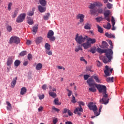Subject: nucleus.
Masks as SVG:
<instances>
[{
	"instance_id": "1",
	"label": "nucleus",
	"mask_w": 124,
	"mask_h": 124,
	"mask_svg": "<svg viewBox=\"0 0 124 124\" xmlns=\"http://www.w3.org/2000/svg\"><path fill=\"white\" fill-rule=\"evenodd\" d=\"M97 52L100 54L105 53V56H101L100 59H102V61L104 63H108L110 62L111 60L113 59V50L111 49H102L99 47L97 48Z\"/></svg>"
},
{
	"instance_id": "2",
	"label": "nucleus",
	"mask_w": 124,
	"mask_h": 124,
	"mask_svg": "<svg viewBox=\"0 0 124 124\" xmlns=\"http://www.w3.org/2000/svg\"><path fill=\"white\" fill-rule=\"evenodd\" d=\"M95 6H99L101 7L102 6V4L99 1H96L92 4H91L89 8L90 9V13L92 15H95L96 14H101L103 12V10L102 8H99L96 10L95 9Z\"/></svg>"
},
{
	"instance_id": "3",
	"label": "nucleus",
	"mask_w": 124,
	"mask_h": 124,
	"mask_svg": "<svg viewBox=\"0 0 124 124\" xmlns=\"http://www.w3.org/2000/svg\"><path fill=\"white\" fill-rule=\"evenodd\" d=\"M87 38H88V36H84V37L82 35L79 36V34H77L75 37V40L77 43L78 44H82L86 41Z\"/></svg>"
},
{
	"instance_id": "4",
	"label": "nucleus",
	"mask_w": 124,
	"mask_h": 124,
	"mask_svg": "<svg viewBox=\"0 0 124 124\" xmlns=\"http://www.w3.org/2000/svg\"><path fill=\"white\" fill-rule=\"evenodd\" d=\"M96 88L101 93H106V86L105 85H101L100 84L95 85Z\"/></svg>"
},
{
	"instance_id": "5",
	"label": "nucleus",
	"mask_w": 124,
	"mask_h": 124,
	"mask_svg": "<svg viewBox=\"0 0 124 124\" xmlns=\"http://www.w3.org/2000/svg\"><path fill=\"white\" fill-rule=\"evenodd\" d=\"M9 43L10 44H13V43L19 44L20 43V38L17 36H12L10 38Z\"/></svg>"
},
{
	"instance_id": "6",
	"label": "nucleus",
	"mask_w": 124,
	"mask_h": 124,
	"mask_svg": "<svg viewBox=\"0 0 124 124\" xmlns=\"http://www.w3.org/2000/svg\"><path fill=\"white\" fill-rule=\"evenodd\" d=\"M47 38L49 39L50 41H55L56 40V37L54 36V31L50 30L48 31L47 34Z\"/></svg>"
},
{
	"instance_id": "7",
	"label": "nucleus",
	"mask_w": 124,
	"mask_h": 124,
	"mask_svg": "<svg viewBox=\"0 0 124 124\" xmlns=\"http://www.w3.org/2000/svg\"><path fill=\"white\" fill-rule=\"evenodd\" d=\"M88 107L90 110H93V111L94 112V114H95V111H97V107H96V105H95V103L93 102H90L88 105Z\"/></svg>"
},
{
	"instance_id": "8",
	"label": "nucleus",
	"mask_w": 124,
	"mask_h": 124,
	"mask_svg": "<svg viewBox=\"0 0 124 124\" xmlns=\"http://www.w3.org/2000/svg\"><path fill=\"white\" fill-rule=\"evenodd\" d=\"M105 69L104 70V73L106 76H110L113 71V68H110L109 66L106 65L105 67Z\"/></svg>"
},
{
	"instance_id": "9",
	"label": "nucleus",
	"mask_w": 124,
	"mask_h": 124,
	"mask_svg": "<svg viewBox=\"0 0 124 124\" xmlns=\"http://www.w3.org/2000/svg\"><path fill=\"white\" fill-rule=\"evenodd\" d=\"M26 18V14H21L16 18V22L17 23H22Z\"/></svg>"
},
{
	"instance_id": "10",
	"label": "nucleus",
	"mask_w": 124,
	"mask_h": 124,
	"mask_svg": "<svg viewBox=\"0 0 124 124\" xmlns=\"http://www.w3.org/2000/svg\"><path fill=\"white\" fill-rule=\"evenodd\" d=\"M78 103L79 104V107L75 109L74 113H77V112H78V110L79 111V112H83V108H82V107L81 106V105H82V106H84V105H85V103L82 101L78 102Z\"/></svg>"
},
{
	"instance_id": "11",
	"label": "nucleus",
	"mask_w": 124,
	"mask_h": 124,
	"mask_svg": "<svg viewBox=\"0 0 124 124\" xmlns=\"http://www.w3.org/2000/svg\"><path fill=\"white\" fill-rule=\"evenodd\" d=\"M84 18H85V15L79 14L77 16V18L79 19L80 23H83L84 22Z\"/></svg>"
},
{
	"instance_id": "12",
	"label": "nucleus",
	"mask_w": 124,
	"mask_h": 124,
	"mask_svg": "<svg viewBox=\"0 0 124 124\" xmlns=\"http://www.w3.org/2000/svg\"><path fill=\"white\" fill-rule=\"evenodd\" d=\"M81 46H83L84 49L86 50L88 49V48H90V47L92 46V45H91V43H90V42H88L87 41L86 43L82 44Z\"/></svg>"
},
{
	"instance_id": "13",
	"label": "nucleus",
	"mask_w": 124,
	"mask_h": 124,
	"mask_svg": "<svg viewBox=\"0 0 124 124\" xmlns=\"http://www.w3.org/2000/svg\"><path fill=\"white\" fill-rule=\"evenodd\" d=\"M12 63H13V57H9L7 60V65L8 66H11Z\"/></svg>"
},
{
	"instance_id": "14",
	"label": "nucleus",
	"mask_w": 124,
	"mask_h": 124,
	"mask_svg": "<svg viewBox=\"0 0 124 124\" xmlns=\"http://www.w3.org/2000/svg\"><path fill=\"white\" fill-rule=\"evenodd\" d=\"M48 94L53 98L57 97V94L54 92H52V86H49V91L48 92Z\"/></svg>"
},
{
	"instance_id": "15",
	"label": "nucleus",
	"mask_w": 124,
	"mask_h": 124,
	"mask_svg": "<svg viewBox=\"0 0 124 124\" xmlns=\"http://www.w3.org/2000/svg\"><path fill=\"white\" fill-rule=\"evenodd\" d=\"M95 85H97L96 84H93L92 85L89 86L90 87L89 88V90L92 93H95L96 92V87Z\"/></svg>"
},
{
	"instance_id": "16",
	"label": "nucleus",
	"mask_w": 124,
	"mask_h": 124,
	"mask_svg": "<svg viewBox=\"0 0 124 124\" xmlns=\"http://www.w3.org/2000/svg\"><path fill=\"white\" fill-rule=\"evenodd\" d=\"M38 9L39 11L41 13H43L45 12V11H46V7H45L44 6L39 5L38 6Z\"/></svg>"
},
{
	"instance_id": "17",
	"label": "nucleus",
	"mask_w": 124,
	"mask_h": 124,
	"mask_svg": "<svg viewBox=\"0 0 124 124\" xmlns=\"http://www.w3.org/2000/svg\"><path fill=\"white\" fill-rule=\"evenodd\" d=\"M18 79V77H16V78H14L12 82L11 83L12 88H14L16 85V83H17V79Z\"/></svg>"
},
{
	"instance_id": "18",
	"label": "nucleus",
	"mask_w": 124,
	"mask_h": 124,
	"mask_svg": "<svg viewBox=\"0 0 124 124\" xmlns=\"http://www.w3.org/2000/svg\"><path fill=\"white\" fill-rule=\"evenodd\" d=\"M86 40L88 42H89V43H90L91 45H92V44H94V43L96 42V40H95V39H92L91 38H89V37L87 38Z\"/></svg>"
},
{
	"instance_id": "19",
	"label": "nucleus",
	"mask_w": 124,
	"mask_h": 124,
	"mask_svg": "<svg viewBox=\"0 0 124 124\" xmlns=\"http://www.w3.org/2000/svg\"><path fill=\"white\" fill-rule=\"evenodd\" d=\"M87 83L88 84L89 86H93V85H94V81L93 78H89L87 80Z\"/></svg>"
},
{
	"instance_id": "20",
	"label": "nucleus",
	"mask_w": 124,
	"mask_h": 124,
	"mask_svg": "<svg viewBox=\"0 0 124 124\" xmlns=\"http://www.w3.org/2000/svg\"><path fill=\"white\" fill-rule=\"evenodd\" d=\"M43 41V38L41 36L37 37L35 40L36 44H40Z\"/></svg>"
},
{
	"instance_id": "21",
	"label": "nucleus",
	"mask_w": 124,
	"mask_h": 124,
	"mask_svg": "<svg viewBox=\"0 0 124 124\" xmlns=\"http://www.w3.org/2000/svg\"><path fill=\"white\" fill-rule=\"evenodd\" d=\"M111 22L112 24V31H115L116 30V27H115V24H116V22H115V18L113 16L111 17Z\"/></svg>"
},
{
	"instance_id": "22",
	"label": "nucleus",
	"mask_w": 124,
	"mask_h": 124,
	"mask_svg": "<svg viewBox=\"0 0 124 124\" xmlns=\"http://www.w3.org/2000/svg\"><path fill=\"white\" fill-rule=\"evenodd\" d=\"M100 103L102 104H107L108 103V101L107 100V98L103 97L101 100H100Z\"/></svg>"
},
{
	"instance_id": "23",
	"label": "nucleus",
	"mask_w": 124,
	"mask_h": 124,
	"mask_svg": "<svg viewBox=\"0 0 124 124\" xmlns=\"http://www.w3.org/2000/svg\"><path fill=\"white\" fill-rule=\"evenodd\" d=\"M27 93V88L23 87L21 89L20 94L21 95H24Z\"/></svg>"
},
{
	"instance_id": "24",
	"label": "nucleus",
	"mask_w": 124,
	"mask_h": 124,
	"mask_svg": "<svg viewBox=\"0 0 124 124\" xmlns=\"http://www.w3.org/2000/svg\"><path fill=\"white\" fill-rule=\"evenodd\" d=\"M108 46H109L108 45V43H107V42H106V41H103L102 42V45L101 46V48H108Z\"/></svg>"
},
{
	"instance_id": "25",
	"label": "nucleus",
	"mask_w": 124,
	"mask_h": 124,
	"mask_svg": "<svg viewBox=\"0 0 124 124\" xmlns=\"http://www.w3.org/2000/svg\"><path fill=\"white\" fill-rule=\"evenodd\" d=\"M75 52H78L79 51H83V48H82V46L78 45L76 47L75 49Z\"/></svg>"
},
{
	"instance_id": "26",
	"label": "nucleus",
	"mask_w": 124,
	"mask_h": 124,
	"mask_svg": "<svg viewBox=\"0 0 124 124\" xmlns=\"http://www.w3.org/2000/svg\"><path fill=\"white\" fill-rule=\"evenodd\" d=\"M39 2L42 6H46L47 4V1L46 0H39Z\"/></svg>"
},
{
	"instance_id": "27",
	"label": "nucleus",
	"mask_w": 124,
	"mask_h": 124,
	"mask_svg": "<svg viewBox=\"0 0 124 124\" xmlns=\"http://www.w3.org/2000/svg\"><path fill=\"white\" fill-rule=\"evenodd\" d=\"M92 78H93L97 83H101L100 80L98 78V76L94 75L92 76Z\"/></svg>"
},
{
	"instance_id": "28",
	"label": "nucleus",
	"mask_w": 124,
	"mask_h": 124,
	"mask_svg": "<svg viewBox=\"0 0 124 124\" xmlns=\"http://www.w3.org/2000/svg\"><path fill=\"white\" fill-rule=\"evenodd\" d=\"M102 109V106H100L98 112H97V111L95 110L94 115L95 116H96V117H97V116H99V115H100V112H101Z\"/></svg>"
},
{
	"instance_id": "29",
	"label": "nucleus",
	"mask_w": 124,
	"mask_h": 124,
	"mask_svg": "<svg viewBox=\"0 0 124 124\" xmlns=\"http://www.w3.org/2000/svg\"><path fill=\"white\" fill-rule=\"evenodd\" d=\"M43 65L41 63H38L36 66V70H41L42 68Z\"/></svg>"
},
{
	"instance_id": "30",
	"label": "nucleus",
	"mask_w": 124,
	"mask_h": 124,
	"mask_svg": "<svg viewBox=\"0 0 124 124\" xmlns=\"http://www.w3.org/2000/svg\"><path fill=\"white\" fill-rule=\"evenodd\" d=\"M37 30H38V27L37 26L35 25L33 27L32 31L33 34H36V32H37Z\"/></svg>"
},
{
	"instance_id": "31",
	"label": "nucleus",
	"mask_w": 124,
	"mask_h": 124,
	"mask_svg": "<svg viewBox=\"0 0 124 124\" xmlns=\"http://www.w3.org/2000/svg\"><path fill=\"white\" fill-rule=\"evenodd\" d=\"M91 24L89 23H86L84 26V29L85 30H91Z\"/></svg>"
},
{
	"instance_id": "32",
	"label": "nucleus",
	"mask_w": 124,
	"mask_h": 124,
	"mask_svg": "<svg viewBox=\"0 0 124 124\" xmlns=\"http://www.w3.org/2000/svg\"><path fill=\"white\" fill-rule=\"evenodd\" d=\"M54 103L55 105H61L62 103L59 101V98H56L54 99Z\"/></svg>"
},
{
	"instance_id": "33",
	"label": "nucleus",
	"mask_w": 124,
	"mask_h": 124,
	"mask_svg": "<svg viewBox=\"0 0 124 124\" xmlns=\"http://www.w3.org/2000/svg\"><path fill=\"white\" fill-rule=\"evenodd\" d=\"M105 35L107 36V37H108V38H112V37L113 38H115V35L112 34H108V32H106L105 33Z\"/></svg>"
},
{
	"instance_id": "34",
	"label": "nucleus",
	"mask_w": 124,
	"mask_h": 124,
	"mask_svg": "<svg viewBox=\"0 0 124 124\" xmlns=\"http://www.w3.org/2000/svg\"><path fill=\"white\" fill-rule=\"evenodd\" d=\"M105 18H107V17H109V15H110V11L109 10L106 11L104 13Z\"/></svg>"
},
{
	"instance_id": "35",
	"label": "nucleus",
	"mask_w": 124,
	"mask_h": 124,
	"mask_svg": "<svg viewBox=\"0 0 124 124\" xmlns=\"http://www.w3.org/2000/svg\"><path fill=\"white\" fill-rule=\"evenodd\" d=\"M45 48L46 50H50L51 49V45L49 43H46L45 45Z\"/></svg>"
},
{
	"instance_id": "36",
	"label": "nucleus",
	"mask_w": 124,
	"mask_h": 124,
	"mask_svg": "<svg viewBox=\"0 0 124 124\" xmlns=\"http://www.w3.org/2000/svg\"><path fill=\"white\" fill-rule=\"evenodd\" d=\"M97 28L98 29V31L100 32V33H103V29L101 27L99 26V25H97Z\"/></svg>"
},
{
	"instance_id": "37",
	"label": "nucleus",
	"mask_w": 124,
	"mask_h": 124,
	"mask_svg": "<svg viewBox=\"0 0 124 124\" xmlns=\"http://www.w3.org/2000/svg\"><path fill=\"white\" fill-rule=\"evenodd\" d=\"M21 63V62L19 60H16L14 62L15 66H19Z\"/></svg>"
},
{
	"instance_id": "38",
	"label": "nucleus",
	"mask_w": 124,
	"mask_h": 124,
	"mask_svg": "<svg viewBox=\"0 0 124 124\" xmlns=\"http://www.w3.org/2000/svg\"><path fill=\"white\" fill-rule=\"evenodd\" d=\"M113 80H114V78L112 77V78H108L106 79V80L107 81V82H108V83H113Z\"/></svg>"
},
{
	"instance_id": "39",
	"label": "nucleus",
	"mask_w": 124,
	"mask_h": 124,
	"mask_svg": "<svg viewBox=\"0 0 124 124\" xmlns=\"http://www.w3.org/2000/svg\"><path fill=\"white\" fill-rule=\"evenodd\" d=\"M18 15V11L15 10V12L12 14V18H15L16 16Z\"/></svg>"
},
{
	"instance_id": "40",
	"label": "nucleus",
	"mask_w": 124,
	"mask_h": 124,
	"mask_svg": "<svg viewBox=\"0 0 124 124\" xmlns=\"http://www.w3.org/2000/svg\"><path fill=\"white\" fill-rule=\"evenodd\" d=\"M46 53L47 55H48V56H52L53 54L52 51L50 50V49L46 50Z\"/></svg>"
},
{
	"instance_id": "41",
	"label": "nucleus",
	"mask_w": 124,
	"mask_h": 124,
	"mask_svg": "<svg viewBox=\"0 0 124 124\" xmlns=\"http://www.w3.org/2000/svg\"><path fill=\"white\" fill-rule=\"evenodd\" d=\"M49 17H50V13H47L46 16H44V19L46 20H48V19H49Z\"/></svg>"
},
{
	"instance_id": "42",
	"label": "nucleus",
	"mask_w": 124,
	"mask_h": 124,
	"mask_svg": "<svg viewBox=\"0 0 124 124\" xmlns=\"http://www.w3.org/2000/svg\"><path fill=\"white\" fill-rule=\"evenodd\" d=\"M6 29L9 32H10L12 31V27L10 25H8L6 27Z\"/></svg>"
},
{
	"instance_id": "43",
	"label": "nucleus",
	"mask_w": 124,
	"mask_h": 124,
	"mask_svg": "<svg viewBox=\"0 0 124 124\" xmlns=\"http://www.w3.org/2000/svg\"><path fill=\"white\" fill-rule=\"evenodd\" d=\"M8 107H7V110H11V104L8 101L6 102Z\"/></svg>"
},
{
	"instance_id": "44",
	"label": "nucleus",
	"mask_w": 124,
	"mask_h": 124,
	"mask_svg": "<svg viewBox=\"0 0 124 124\" xmlns=\"http://www.w3.org/2000/svg\"><path fill=\"white\" fill-rule=\"evenodd\" d=\"M104 28L107 30H110L111 29V24H110V23H108L107 26H104Z\"/></svg>"
},
{
	"instance_id": "45",
	"label": "nucleus",
	"mask_w": 124,
	"mask_h": 124,
	"mask_svg": "<svg viewBox=\"0 0 124 124\" xmlns=\"http://www.w3.org/2000/svg\"><path fill=\"white\" fill-rule=\"evenodd\" d=\"M28 23L29 24V25H32L33 24V20L31 18L28 19Z\"/></svg>"
},
{
	"instance_id": "46",
	"label": "nucleus",
	"mask_w": 124,
	"mask_h": 124,
	"mask_svg": "<svg viewBox=\"0 0 124 124\" xmlns=\"http://www.w3.org/2000/svg\"><path fill=\"white\" fill-rule=\"evenodd\" d=\"M96 64H97V66H98V67H101V66H102V63L100 62L99 61H96Z\"/></svg>"
},
{
	"instance_id": "47",
	"label": "nucleus",
	"mask_w": 124,
	"mask_h": 124,
	"mask_svg": "<svg viewBox=\"0 0 124 124\" xmlns=\"http://www.w3.org/2000/svg\"><path fill=\"white\" fill-rule=\"evenodd\" d=\"M72 103H76L77 101H76V99L75 98V96L74 95L72 96V99L71 100Z\"/></svg>"
},
{
	"instance_id": "48",
	"label": "nucleus",
	"mask_w": 124,
	"mask_h": 124,
	"mask_svg": "<svg viewBox=\"0 0 124 124\" xmlns=\"http://www.w3.org/2000/svg\"><path fill=\"white\" fill-rule=\"evenodd\" d=\"M33 14H34V12L33 11H30L27 13V15L28 16H33Z\"/></svg>"
},
{
	"instance_id": "49",
	"label": "nucleus",
	"mask_w": 124,
	"mask_h": 124,
	"mask_svg": "<svg viewBox=\"0 0 124 124\" xmlns=\"http://www.w3.org/2000/svg\"><path fill=\"white\" fill-rule=\"evenodd\" d=\"M20 56H21V57H24V56H25V55H27V51H23L22 52H21L20 53Z\"/></svg>"
},
{
	"instance_id": "50",
	"label": "nucleus",
	"mask_w": 124,
	"mask_h": 124,
	"mask_svg": "<svg viewBox=\"0 0 124 124\" xmlns=\"http://www.w3.org/2000/svg\"><path fill=\"white\" fill-rule=\"evenodd\" d=\"M12 6V2L9 3V4L8 5V9L9 11H10V10H11Z\"/></svg>"
},
{
	"instance_id": "51",
	"label": "nucleus",
	"mask_w": 124,
	"mask_h": 124,
	"mask_svg": "<svg viewBox=\"0 0 124 124\" xmlns=\"http://www.w3.org/2000/svg\"><path fill=\"white\" fill-rule=\"evenodd\" d=\"M67 92H68V96H71V95L72 94V91L67 89Z\"/></svg>"
},
{
	"instance_id": "52",
	"label": "nucleus",
	"mask_w": 124,
	"mask_h": 124,
	"mask_svg": "<svg viewBox=\"0 0 124 124\" xmlns=\"http://www.w3.org/2000/svg\"><path fill=\"white\" fill-rule=\"evenodd\" d=\"M39 98L40 100H41L42 99H43V98H44V97H45V96L44 95V94H42V95H39Z\"/></svg>"
},
{
	"instance_id": "53",
	"label": "nucleus",
	"mask_w": 124,
	"mask_h": 124,
	"mask_svg": "<svg viewBox=\"0 0 124 124\" xmlns=\"http://www.w3.org/2000/svg\"><path fill=\"white\" fill-rule=\"evenodd\" d=\"M102 17H98L96 18L97 22H101V21H102Z\"/></svg>"
},
{
	"instance_id": "54",
	"label": "nucleus",
	"mask_w": 124,
	"mask_h": 124,
	"mask_svg": "<svg viewBox=\"0 0 124 124\" xmlns=\"http://www.w3.org/2000/svg\"><path fill=\"white\" fill-rule=\"evenodd\" d=\"M90 78V75H84V80H88V78Z\"/></svg>"
},
{
	"instance_id": "55",
	"label": "nucleus",
	"mask_w": 124,
	"mask_h": 124,
	"mask_svg": "<svg viewBox=\"0 0 124 124\" xmlns=\"http://www.w3.org/2000/svg\"><path fill=\"white\" fill-rule=\"evenodd\" d=\"M28 59L29 61H31L32 59V55L31 54H29L28 55Z\"/></svg>"
},
{
	"instance_id": "56",
	"label": "nucleus",
	"mask_w": 124,
	"mask_h": 124,
	"mask_svg": "<svg viewBox=\"0 0 124 124\" xmlns=\"http://www.w3.org/2000/svg\"><path fill=\"white\" fill-rule=\"evenodd\" d=\"M107 6L108 9H111V8H112V5L110 3H108Z\"/></svg>"
},
{
	"instance_id": "57",
	"label": "nucleus",
	"mask_w": 124,
	"mask_h": 124,
	"mask_svg": "<svg viewBox=\"0 0 124 124\" xmlns=\"http://www.w3.org/2000/svg\"><path fill=\"white\" fill-rule=\"evenodd\" d=\"M80 60L81 61V62H85L86 63H87V61H86L85 60V59H84V57H80Z\"/></svg>"
},
{
	"instance_id": "58",
	"label": "nucleus",
	"mask_w": 124,
	"mask_h": 124,
	"mask_svg": "<svg viewBox=\"0 0 124 124\" xmlns=\"http://www.w3.org/2000/svg\"><path fill=\"white\" fill-rule=\"evenodd\" d=\"M52 109L58 113L60 112V109L59 108H56L55 107H52Z\"/></svg>"
},
{
	"instance_id": "59",
	"label": "nucleus",
	"mask_w": 124,
	"mask_h": 124,
	"mask_svg": "<svg viewBox=\"0 0 124 124\" xmlns=\"http://www.w3.org/2000/svg\"><path fill=\"white\" fill-rule=\"evenodd\" d=\"M42 89L44 90H46V89H47V85L46 84H44L42 87Z\"/></svg>"
},
{
	"instance_id": "60",
	"label": "nucleus",
	"mask_w": 124,
	"mask_h": 124,
	"mask_svg": "<svg viewBox=\"0 0 124 124\" xmlns=\"http://www.w3.org/2000/svg\"><path fill=\"white\" fill-rule=\"evenodd\" d=\"M29 64V62L28 61H25L23 63V64L24 66H27L28 64Z\"/></svg>"
},
{
	"instance_id": "61",
	"label": "nucleus",
	"mask_w": 124,
	"mask_h": 124,
	"mask_svg": "<svg viewBox=\"0 0 124 124\" xmlns=\"http://www.w3.org/2000/svg\"><path fill=\"white\" fill-rule=\"evenodd\" d=\"M68 110L69 109H68L66 108H64L63 113H64V114H66L68 112Z\"/></svg>"
},
{
	"instance_id": "62",
	"label": "nucleus",
	"mask_w": 124,
	"mask_h": 124,
	"mask_svg": "<svg viewBox=\"0 0 124 124\" xmlns=\"http://www.w3.org/2000/svg\"><path fill=\"white\" fill-rule=\"evenodd\" d=\"M38 110L39 112H42V110H43V107L42 106L40 107Z\"/></svg>"
},
{
	"instance_id": "63",
	"label": "nucleus",
	"mask_w": 124,
	"mask_h": 124,
	"mask_svg": "<svg viewBox=\"0 0 124 124\" xmlns=\"http://www.w3.org/2000/svg\"><path fill=\"white\" fill-rule=\"evenodd\" d=\"M90 52H91V53H92L93 54H94V53H95V49H94V48H92L90 50Z\"/></svg>"
},
{
	"instance_id": "64",
	"label": "nucleus",
	"mask_w": 124,
	"mask_h": 124,
	"mask_svg": "<svg viewBox=\"0 0 124 124\" xmlns=\"http://www.w3.org/2000/svg\"><path fill=\"white\" fill-rule=\"evenodd\" d=\"M58 69H63V70H65V68H64V67H63L62 66H58Z\"/></svg>"
}]
</instances>
